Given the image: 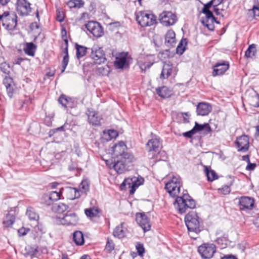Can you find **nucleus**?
<instances>
[{
    "instance_id": "1",
    "label": "nucleus",
    "mask_w": 259,
    "mask_h": 259,
    "mask_svg": "<svg viewBox=\"0 0 259 259\" xmlns=\"http://www.w3.org/2000/svg\"><path fill=\"white\" fill-rule=\"evenodd\" d=\"M181 178L178 176H173L171 180L165 185V189L169 195L176 198L174 202L175 207L180 213H185L188 208L195 207V201L188 194L187 191L183 189Z\"/></svg>"
},
{
    "instance_id": "2",
    "label": "nucleus",
    "mask_w": 259,
    "mask_h": 259,
    "mask_svg": "<svg viewBox=\"0 0 259 259\" xmlns=\"http://www.w3.org/2000/svg\"><path fill=\"white\" fill-rule=\"evenodd\" d=\"M200 219L197 213L194 211L189 212L185 218L186 225L189 231V235L191 237L196 239V236L193 235V233L198 234L200 231Z\"/></svg>"
},
{
    "instance_id": "3",
    "label": "nucleus",
    "mask_w": 259,
    "mask_h": 259,
    "mask_svg": "<svg viewBox=\"0 0 259 259\" xmlns=\"http://www.w3.org/2000/svg\"><path fill=\"white\" fill-rule=\"evenodd\" d=\"M223 1L224 0H211L208 3L204 5L202 11V13L205 15L207 20L206 22L204 20L202 21V23L204 25L206 26L209 30H212L214 27L212 25H209L207 23L209 20H210L211 22L215 21L217 23H219V22L216 21L215 17L213 16L212 12L210 11L209 9L212 6L218 7L223 2Z\"/></svg>"
},
{
    "instance_id": "4",
    "label": "nucleus",
    "mask_w": 259,
    "mask_h": 259,
    "mask_svg": "<svg viewBox=\"0 0 259 259\" xmlns=\"http://www.w3.org/2000/svg\"><path fill=\"white\" fill-rule=\"evenodd\" d=\"M0 21L7 29L12 30L17 26V16L14 12H5L0 15Z\"/></svg>"
},
{
    "instance_id": "5",
    "label": "nucleus",
    "mask_w": 259,
    "mask_h": 259,
    "mask_svg": "<svg viewBox=\"0 0 259 259\" xmlns=\"http://www.w3.org/2000/svg\"><path fill=\"white\" fill-rule=\"evenodd\" d=\"M136 20L142 27L151 26L155 22V17L152 14L140 11L136 15Z\"/></svg>"
},
{
    "instance_id": "6",
    "label": "nucleus",
    "mask_w": 259,
    "mask_h": 259,
    "mask_svg": "<svg viewBox=\"0 0 259 259\" xmlns=\"http://www.w3.org/2000/svg\"><path fill=\"white\" fill-rule=\"evenodd\" d=\"M198 251L202 258L209 259L216 251V247L213 243H204L199 246Z\"/></svg>"
},
{
    "instance_id": "7",
    "label": "nucleus",
    "mask_w": 259,
    "mask_h": 259,
    "mask_svg": "<svg viewBox=\"0 0 259 259\" xmlns=\"http://www.w3.org/2000/svg\"><path fill=\"white\" fill-rule=\"evenodd\" d=\"M160 22L164 26L173 25L177 21L176 15L170 11H164L159 15Z\"/></svg>"
},
{
    "instance_id": "8",
    "label": "nucleus",
    "mask_w": 259,
    "mask_h": 259,
    "mask_svg": "<svg viewBox=\"0 0 259 259\" xmlns=\"http://www.w3.org/2000/svg\"><path fill=\"white\" fill-rule=\"evenodd\" d=\"M237 151L240 152H246L249 149V142L248 136L243 135L237 137L235 141Z\"/></svg>"
},
{
    "instance_id": "9",
    "label": "nucleus",
    "mask_w": 259,
    "mask_h": 259,
    "mask_svg": "<svg viewBox=\"0 0 259 259\" xmlns=\"http://www.w3.org/2000/svg\"><path fill=\"white\" fill-rule=\"evenodd\" d=\"M91 58L96 64H101L106 60L105 54L102 48L98 47H94L91 49Z\"/></svg>"
},
{
    "instance_id": "10",
    "label": "nucleus",
    "mask_w": 259,
    "mask_h": 259,
    "mask_svg": "<svg viewBox=\"0 0 259 259\" xmlns=\"http://www.w3.org/2000/svg\"><path fill=\"white\" fill-rule=\"evenodd\" d=\"M85 27L95 37H99L103 34L102 27L97 22L90 21L85 24Z\"/></svg>"
},
{
    "instance_id": "11",
    "label": "nucleus",
    "mask_w": 259,
    "mask_h": 259,
    "mask_svg": "<svg viewBox=\"0 0 259 259\" xmlns=\"http://www.w3.org/2000/svg\"><path fill=\"white\" fill-rule=\"evenodd\" d=\"M78 218L75 213H66L63 218H58L57 223L63 225H75L77 224Z\"/></svg>"
},
{
    "instance_id": "12",
    "label": "nucleus",
    "mask_w": 259,
    "mask_h": 259,
    "mask_svg": "<svg viewBox=\"0 0 259 259\" xmlns=\"http://www.w3.org/2000/svg\"><path fill=\"white\" fill-rule=\"evenodd\" d=\"M143 181V179L139 180L135 177L132 178H127L124 180L121 184V186H127L128 188H131L130 193L134 194L136 189L142 184Z\"/></svg>"
},
{
    "instance_id": "13",
    "label": "nucleus",
    "mask_w": 259,
    "mask_h": 259,
    "mask_svg": "<svg viewBox=\"0 0 259 259\" xmlns=\"http://www.w3.org/2000/svg\"><path fill=\"white\" fill-rule=\"evenodd\" d=\"M136 221L144 232L150 230L151 228L150 221L145 213H137Z\"/></svg>"
},
{
    "instance_id": "14",
    "label": "nucleus",
    "mask_w": 259,
    "mask_h": 259,
    "mask_svg": "<svg viewBox=\"0 0 259 259\" xmlns=\"http://www.w3.org/2000/svg\"><path fill=\"white\" fill-rule=\"evenodd\" d=\"M106 163L109 168H113L118 174H122L128 170V167L126 165V164L120 159L117 160L116 161H114L110 163L109 160H106Z\"/></svg>"
},
{
    "instance_id": "15",
    "label": "nucleus",
    "mask_w": 259,
    "mask_h": 259,
    "mask_svg": "<svg viewBox=\"0 0 259 259\" xmlns=\"http://www.w3.org/2000/svg\"><path fill=\"white\" fill-rule=\"evenodd\" d=\"M253 198L248 196H242L239 198V207L241 210H250L254 206Z\"/></svg>"
},
{
    "instance_id": "16",
    "label": "nucleus",
    "mask_w": 259,
    "mask_h": 259,
    "mask_svg": "<svg viewBox=\"0 0 259 259\" xmlns=\"http://www.w3.org/2000/svg\"><path fill=\"white\" fill-rule=\"evenodd\" d=\"M59 103L68 110V109L73 108L76 107L77 102L74 100L67 97L65 95H61L58 99Z\"/></svg>"
},
{
    "instance_id": "17",
    "label": "nucleus",
    "mask_w": 259,
    "mask_h": 259,
    "mask_svg": "<svg viewBox=\"0 0 259 259\" xmlns=\"http://www.w3.org/2000/svg\"><path fill=\"white\" fill-rule=\"evenodd\" d=\"M128 56L127 53H120L118 56L116 57L114 62V66L116 68L122 69L125 67H128V64L127 62V58Z\"/></svg>"
},
{
    "instance_id": "18",
    "label": "nucleus",
    "mask_w": 259,
    "mask_h": 259,
    "mask_svg": "<svg viewBox=\"0 0 259 259\" xmlns=\"http://www.w3.org/2000/svg\"><path fill=\"white\" fill-rule=\"evenodd\" d=\"M30 4L26 0H18V11L22 15H27L31 12Z\"/></svg>"
},
{
    "instance_id": "19",
    "label": "nucleus",
    "mask_w": 259,
    "mask_h": 259,
    "mask_svg": "<svg viewBox=\"0 0 259 259\" xmlns=\"http://www.w3.org/2000/svg\"><path fill=\"white\" fill-rule=\"evenodd\" d=\"M229 64L228 62L217 63L213 67V76L223 74L229 69Z\"/></svg>"
},
{
    "instance_id": "20",
    "label": "nucleus",
    "mask_w": 259,
    "mask_h": 259,
    "mask_svg": "<svg viewBox=\"0 0 259 259\" xmlns=\"http://www.w3.org/2000/svg\"><path fill=\"white\" fill-rule=\"evenodd\" d=\"M160 145L161 143L160 142V138L154 135L152 136V138L148 141L146 146L149 152H156L158 150Z\"/></svg>"
},
{
    "instance_id": "21",
    "label": "nucleus",
    "mask_w": 259,
    "mask_h": 259,
    "mask_svg": "<svg viewBox=\"0 0 259 259\" xmlns=\"http://www.w3.org/2000/svg\"><path fill=\"white\" fill-rule=\"evenodd\" d=\"M126 146L123 141H120L118 144H114L112 147L111 151L115 157H120L125 153Z\"/></svg>"
},
{
    "instance_id": "22",
    "label": "nucleus",
    "mask_w": 259,
    "mask_h": 259,
    "mask_svg": "<svg viewBox=\"0 0 259 259\" xmlns=\"http://www.w3.org/2000/svg\"><path fill=\"white\" fill-rule=\"evenodd\" d=\"M3 84L5 86L7 94L10 98H12L15 91V84L12 78L6 76L3 80Z\"/></svg>"
},
{
    "instance_id": "23",
    "label": "nucleus",
    "mask_w": 259,
    "mask_h": 259,
    "mask_svg": "<svg viewBox=\"0 0 259 259\" xmlns=\"http://www.w3.org/2000/svg\"><path fill=\"white\" fill-rule=\"evenodd\" d=\"M211 110L212 107L210 104L201 102L198 104L196 111L199 115L206 116L211 112Z\"/></svg>"
},
{
    "instance_id": "24",
    "label": "nucleus",
    "mask_w": 259,
    "mask_h": 259,
    "mask_svg": "<svg viewBox=\"0 0 259 259\" xmlns=\"http://www.w3.org/2000/svg\"><path fill=\"white\" fill-rule=\"evenodd\" d=\"M87 114L88 116V121L90 123L95 125L100 124L101 118L99 115L98 112L93 110L89 109Z\"/></svg>"
},
{
    "instance_id": "25",
    "label": "nucleus",
    "mask_w": 259,
    "mask_h": 259,
    "mask_svg": "<svg viewBox=\"0 0 259 259\" xmlns=\"http://www.w3.org/2000/svg\"><path fill=\"white\" fill-rule=\"evenodd\" d=\"M173 66L170 62L165 63L160 74V78L162 79L167 78L172 73Z\"/></svg>"
},
{
    "instance_id": "26",
    "label": "nucleus",
    "mask_w": 259,
    "mask_h": 259,
    "mask_svg": "<svg viewBox=\"0 0 259 259\" xmlns=\"http://www.w3.org/2000/svg\"><path fill=\"white\" fill-rule=\"evenodd\" d=\"M176 42V34L172 30H169L165 35V44L168 47L174 46Z\"/></svg>"
},
{
    "instance_id": "27",
    "label": "nucleus",
    "mask_w": 259,
    "mask_h": 259,
    "mask_svg": "<svg viewBox=\"0 0 259 259\" xmlns=\"http://www.w3.org/2000/svg\"><path fill=\"white\" fill-rule=\"evenodd\" d=\"M156 92L157 94L162 98H169L172 95L171 91L165 86L157 88Z\"/></svg>"
},
{
    "instance_id": "28",
    "label": "nucleus",
    "mask_w": 259,
    "mask_h": 259,
    "mask_svg": "<svg viewBox=\"0 0 259 259\" xmlns=\"http://www.w3.org/2000/svg\"><path fill=\"white\" fill-rule=\"evenodd\" d=\"M85 215L92 220L95 217H99L101 210L97 207H92L84 210Z\"/></svg>"
},
{
    "instance_id": "29",
    "label": "nucleus",
    "mask_w": 259,
    "mask_h": 259,
    "mask_svg": "<svg viewBox=\"0 0 259 259\" xmlns=\"http://www.w3.org/2000/svg\"><path fill=\"white\" fill-rule=\"evenodd\" d=\"M73 240L76 245L80 246L84 244L83 233L80 231H76L73 234Z\"/></svg>"
},
{
    "instance_id": "30",
    "label": "nucleus",
    "mask_w": 259,
    "mask_h": 259,
    "mask_svg": "<svg viewBox=\"0 0 259 259\" xmlns=\"http://www.w3.org/2000/svg\"><path fill=\"white\" fill-rule=\"evenodd\" d=\"M124 223H122L117 226L114 232L113 235L118 238H122L126 236V229L123 227Z\"/></svg>"
},
{
    "instance_id": "31",
    "label": "nucleus",
    "mask_w": 259,
    "mask_h": 259,
    "mask_svg": "<svg viewBox=\"0 0 259 259\" xmlns=\"http://www.w3.org/2000/svg\"><path fill=\"white\" fill-rule=\"evenodd\" d=\"M68 208V206L63 203H55L52 204V210L56 213H63Z\"/></svg>"
},
{
    "instance_id": "32",
    "label": "nucleus",
    "mask_w": 259,
    "mask_h": 259,
    "mask_svg": "<svg viewBox=\"0 0 259 259\" xmlns=\"http://www.w3.org/2000/svg\"><path fill=\"white\" fill-rule=\"evenodd\" d=\"M194 130V132L196 133L197 132L201 131H205V134L209 133L211 130L208 123H205L204 124H199L197 122H195V125L193 128Z\"/></svg>"
},
{
    "instance_id": "33",
    "label": "nucleus",
    "mask_w": 259,
    "mask_h": 259,
    "mask_svg": "<svg viewBox=\"0 0 259 259\" xmlns=\"http://www.w3.org/2000/svg\"><path fill=\"white\" fill-rule=\"evenodd\" d=\"M35 49L36 46L33 42H28L26 43L24 51L27 55L30 56H34Z\"/></svg>"
},
{
    "instance_id": "34",
    "label": "nucleus",
    "mask_w": 259,
    "mask_h": 259,
    "mask_svg": "<svg viewBox=\"0 0 259 259\" xmlns=\"http://www.w3.org/2000/svg\"><path fill=\"white\" fill-rule=\"evenodd\" d=\"M67 191L70 199L78 198L80 196V191L76 188L70 187L67 189Z\"/></svg>"
},
{
    "instance_id": "35",
    "label": "nucleus",
    "mask_w": 259,
    "mask_h": 259,
    "mask_svg": "<svg viewBox=\"0 0 259 259\" xmlns=\"http://www.w3.org/2000/svg\"><path fill=\"white\" fill-rule=\"evenodd\" d=\"M75 49L76 50V57L77 59H80L85 56L88 49L87 47L78 44H76Z\"/></svg>"
},
{
    "instance_id": "36",
    "label": "nucleus",
    "mask_w": 259,
    "mask_h": 259,
    "mask_svg": "<svg viewBox=\"0 0 259 259\" xmlns=\"http://www.w3.org/2000/svg\"><path fill=\"white\" fill-rule=\"evenodd\" d=\"M65 42L66 44V47L64 49V53L65 54V56L63 57V59L62 61V69L61 70V72H63L65 70L66 66H67L69 62V55L68 53V41L67 40H65Z\"/></svg>"
},
{
    "instance_id": "37",
    "label": "nucleus",
    "mask_w": 259,
    "mask_h": 259,
    "mask_svg": "<svg viewBox=\"0 0 259 259\" xmlns=\"http://www.w3.org/2000/svg\"><path fill=\"white\" fill-rule=\"evenodd\" d=\"M15 216L13 214L8 213L3 221V224L5 227H10L12 226L15 221Z\"/></svg>"
},
{
    "instance_id": "38",
    "label": "nucleus",
    "mask_w": 259,
    "mask_h": 259,
    "mask_svg": "<svg viewBox=\"0 0 259 259\" xmlns=\"http://www.w3.org/2000/svg\"><path fill=\"white\" fill-rule=\"evenodd\" d=\"M120 159L124 161L126 165L128 167V164L131 163L135 161V159L134 156L128 153H124L120 157Z\"/></svg>"
},
{
    "instance_id": "39",
    "label": "nucleus",
    "mask_w": 259,
    "mask_h": 259,
    "mask_svg": "<svg viewBox=\"0 0 259 259\" xmlns=\"http://www.w3.org/2000/svg\"><path fill=\"white\" fill-rule=\"evenodd\" d=\"M204 171L208 181H213L218 179V176L214 170H209L206 166L205 167Z\"/></svg>"
},
{
    "instance_id": "40",
    "label": "nucleus",
    "mask_w": 259,
    "mask_h": 259,
    "mask_svg": "<svg viewBox=\"0 0 259 259\" xmlns=\"http://www.w3.org/2000/svg\"><path fill=\"white\" fill-rule=\"evenodd\" d=\"M187 44V39L186 38L182 39L177 48V53L180 55H182L186 49Z\"/></svg>"
},
{
    "instance_id": "41",
    "label": "nucleus",
    "mask_w": 259,
    "mask_h": 259,
    "mask_svg": "<svg viewBox=\"0 0 259 259\" xmlns=\"http://www.w3.org/2000/svg\"><path fill=\"white\" fill-rule=\"evenodd\" d=\"M26 215L30 220L37 221L39 218L38 214L35 210L32 207H29L26 211Z\"/></svg>"
},
{
    "instance_id": "42",
    "label": "nucleus",
    "mask_w": 259,
    "mask_h": 259,
    "mask_svg": "<svg viewBox=\"0 0 259 259\" xmlns=\"http://www.w3.org/2000/svg\"><path fill=\"white\" fill-rule=\"evenodd\" d=\"M118 135V133L114 130H109L107 133H104L103 138L108 141L113 138H116Z\"/></svg>"
},
{
    "instance_id": "43",
    "label": "nucleus",
    "mask_w": 259,
    "mask_h": 259,
    "mask_svg": "<svg viewBox=\"0 0 259 259\" xmlns=\"http://www.w3.org/2000/svg\"><path fill=\"white\" fill-rule=\"evenodd\" d=\"M61 190L59 192L57 191H52L50 192L49 195L45 196V198H48L51 201H57L60 199V194Z\"/></svg>"
},
{
    "instance_id": "44",
    "label": "nucleus",
    "mask_w": 259,
    "mask_h": 259,
    "mask_svg": "<svg viewBox=\"0 0 259 259\" xmlns=\"http://www.w3.org/2000/svg\"><path fill=\"white\" fill-rule=\"evenodd\" d=\"M255 53V45L252 44L250 45L247 50L245 51V56L246 57L252 58L254 56Z\"/></svg>"
},
{
    "instance_id": "45",
    "label": "nucleus",
    "mask_w": 259,
    "mask_h": 259,
    "mask_svg": "<svg viewBox=\"0 0 259 259\" xmlns=\"http://www.w3.org/2000/svg\"><path fill=\"white\" fill-rule=\"evenodd\" d=\"M78 190L80 191V194L82 193H85L89 190V184L87 180L82 181L81 184L79 186Z\"/></svg>"
},
{
    "instance_id": "46",
    "label": "nucleus",
    "mask_w": 259,
    "mask_h": 259,
    "mask_svg": "<svg viewBox=\"0 0 259 259\" xmlns=\"http://www.w3.org/2000/svg\"><path fill=\"white\" fill-rule=\"evenodd\" d=\"M68 5L70 8H80L83 6V3H81V1L78 0H71L68 2Z\"/></svg>"
},
{
    "instance_id": "47",
    "label": "nucleus",
    "mask_w": 259,
    "mask_h": 259,
    "mask_svg": "<svg viewBox=\"0 0 259 259\" xmlns=\"http://www.w3.org/2000/svg\"><path fill=\"white\" fill-rule=\"evenodd\" d=\"M108 66L105 65L104 66H101L97 67L96 69V73L99 75H104L108 72Z\"/></svg>"
},
{
    "instance_id": "48",
    "label": "nucleus",
    "mask_w": 259,
    "mask_h": 259,
    "mask_svg": "<svg viewBox=\"0 0 259 259\" xmlns=\"http://www.w3.org/2000/svg\"><path fill=\"white\" fill-rule=\"evenodd\" d=\"M114 246L115 245L113 241L108 239L106 245L105 249L108 252H110L114 249Z\"/></svg>"
},
{
    "instance_id": "49",
    "label": "nucleus",
    "mask_w": 259,
    "mask_h": 259,
    "mask_svg": "<svg viewBox=\"0 0 259 259\" xmlns=\"http://www.w3.org/2000/svg\"><path fill=\"white\" fill-rule=\"evenodd\" d=\"M249 15H253L254 17L259 16V6H254L252 9L249 10Z\"/></svg>"
},
{
    "instance_id": "50",
    "label": "nucleus",
    "mask_w": 259,
    "mask_h": 259,
    "mask_svg": "<svg viewBox=\"0 0 259 259\" xmlns=\"http://www.w3.org/2000/svg\"><path fill=\"white\" fill-rule=\"evenodd\" d=\"M139 67L143 71H145L147 69H149L153 65V63L139 62Z\"/></svg>"
},
{
    "instance_id": "51",
    "label": "nucleus",
    "mask_w": 259,
    "mask_h": 259,
    "mask_svg": "<svg viewBox=\"0 0 259 259\" xmlns=\"http://www.w3.org/2000/svg\"><path fill=\"white\" fill-rule=\"evenodd\" d=\"M230 191L231 189L230 187L227 185L224 186L222 188L219 189V193L223 195L228 194L230 193Z\"/></svg>"
},
{
    "instance_id": "52",
    "label": "nucleus",
    "mask_w": 259,
    "mask_h": 259,
    "mask_svg": "<svg viewBox=\"0 0 259 259\" xmlns=\"http://www.w3.org/2000/svg\"><path fill=\"white\" fill-rule=\"evenodd\" d=\"M136 247L139 254L141 256H143L145 251V249L144 248L143 245L141 243H137L136 245Z\"/></svg>"
},
{
    "instance_id": "53",
    "label": "nucleus",
    "mask_w": 259,
    "mask_h": 259,
    "mask_svg": "<svg viewBox=\"0 0 259 259\" xmlns=\"http://www.w3.org/2000/svg\"><path fill=\"white\" fill-rule=\"evenodd\" d=\"M217 241L218 244L222 245V247L224 248L227 244L228 240L226 237L219 238L217 239Z\"/></svg>"
},
{
    "instance_id": "54",
    "label": "nucleus",
    "mask_w": 259,
    "mask_h": 259,
    "mask_svg": "<svg viewBox=\"0 0 259 259\" xmlns=\"http://www.w3.org/2000/svg\"><path fill=\"white\" fill-rule=\"evenodd\" d=\"M251 105L255 107H259V95H257L252 98Z\"/></svg>"
},
{
    "instance_id": "55",
    "label": "nucleus",
    "mask_w": 259,
    "mask_h": 259,
    "mask_svg": "<svg viewBox=\"0 0 259 259\" xmlns=\"http://www.w3.org/2000/svg\"><path fill=\"white\" fill-rule=\"evenodd\" d=\"M1 70L5 74H8L10 72L9 66L6 63H2L1 65Z\"/></svg>"
},
{
    "instance_id": "56",
    "label": "nucleus",
    "mask_w": 259,
    "mask_h": 259,
    "mask_svg": "<svg viewBox=\"0 0 259 259\" xmlns=\"http://www.w3.org/2000/svg\"><path fill=\"white\" fill-rule=\"evenodd\" d=\"M29 231V229L22 228L18 230V233L20 236H23L26 235Z\"/></svg>"
},
{
    "instance_id": "57",
    "label": "nucleus",
    "mask_w": 259,
    "mask_h": 259,
    "mask_svg": "<svg viewBox=\"0 0 259 259\" xmlns=\"http://www.w3.org/2000/svg\"><path fill=\"white\" fill-rule=\"evenodd\" d=\"M256 167V164L255 163H250V162H249L246 167V170L248 171H252Z\"/></svg>"
},
{
    "instance_id": "58",
    "label": "nucleus",
    "mask_w": 259,
    "mask_h": 259,
    "mask_svg": "<svg viewBox=\"0 0 259 259\" xmlns=\"http://www.w3.org/2000/svg\"><path fill=\"white\" fill-rule=\"evenodd\" d=\"M195 134V133L194 132V130H193L192 128L191 130L188 132L184 133L183 134V136L187 138H191Z\"/></svg>"
},
{
    "instance_id": "59",
    "label": "nucleus",
    "mask_w": 259,
    "mask_h": 259,
    "mask_svg": "<svg viewBox=\"0 0 259 259\" xmlns=\"http://www.w3.org/2000/svg\"><path fill=\"white\" fill-rule=\"evenodd\" d=\"M57 20L59 22H62L64 20L63 14L59 13L57 16Z\"/></svg>"
},
{
    "instance_id": "60",
    "label": "nucleus",
    "mask_w": 259,
    "mask_h": 259,
    "mask_svg": "<svg viewBox=\"0 0 259 259\" xmlns=\"http://www.w3.org/2000/svg\"><path fill=\"white\" fill-rule=\"evenodd\" d=\"M221 259H237V258L233 255H228L223 256Z\"/></svg>"
},
{
    "instance_id": "61",
    "label": "nucleus",
    "mask_w": 259,
    "mask_h": 259,
    "mask_svg": "<svg viewBox=\"0 0 259 259\" xmlns=\"http://www.w3.org/2000/svg\"><path fill=\"white\" fill-rule=\"evenodd\" d=\"M242 160L246 161L247 163H249V162H250L249 156L248 155L242 156Z\"/></svg>"
},
{
    "instance_id": "62",
    "label": "nucleus",
    "mask_w": 259,
    "mask_h": 259,
    "mask_svg": "<svg viewBox=\"0 0 259 259\" xmlns=\"http://www.w3.org/2000/svg\"><path fill=\"white\" fill-rule=\"evenodd\" d=\"M24 59L22 58H18L16 60H15V62H14V64H18L20 65L22 61H23Z\"/></svg>"
},
{
    "instance_id": "63",
    "label": "nucleus",
    "mask_w": 259,
    "mask_h": 259,
    "mask_svg": "<svg viewBox=\"0 0 259 259\" xmlns=\"http://www.w3.org/2000/svg\"><path fill=\"white\" fill-rule=\"evenodd\" d=\"M213 7V11L217 15H220V10L219 8H217V7Z\"/></svg>"
},
{
    "instance_id": "64",
    "label": "nucleus",
    "mask_w": 259,
    "mask_h": 259,
    "mask_svg": "<svg viewBox=\"0 0 259 259\" xmlns=\"http://www.w3.org/2000/svg\"><path fill=\"white\" fill-rule=\"evenodd\" d=\"M254 224L257 227H259V217H257L254 220Z\"/></svg>"
}]
</instances>
